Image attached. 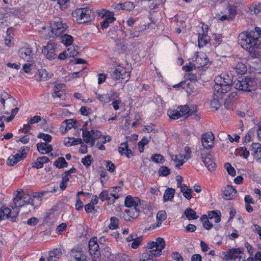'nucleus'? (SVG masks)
Masks as SVG:
<instances>
[{
    "label": "nucleus",
    "mask_w": 261,
    "mask_h": 261,
    "mask_svg": "<svg viewBox=\"0 0 261 261\" xmlns=\"http://www.w3.org/2000/svg\"><path fill=\"white\" fill-rule=\"evenodd\" d=\"M239 44L250 53H254L256 49H261V29L256 27L254 31L243 32L238 38Z\"/></svg>",
    "instance_id": "f257e3e1"
},
{
    "label": "nucleus",
    "mask_w": 261,
    "mask_h": 261,
    "mask_svg": "<svg viewBox=\"0 0 261 261\" xmlns=\"http://www.w3.org/2000/svg\"><path fill=\"white\" fill-rule=\"evenodd\" d=\"M150 250L148 252L142 254L141 261H153V256H159L161 254L162 250L165 247V242L163 239L158 238L156 241L148 243Z\"/></svg>",
    "instance_id": "f03ea898"
},
{
    "label": "nucleus",
    "mask_w": 261,
    "mask_h": 261,
    "mask_svg": "<svg viewBox=\"0 0 261 261\" xmlns=\"http://www.w3.org/2000/svg\"><path fill=\"white\" fill-rule=\"evenodd\" d=\"M232 84V77L228 74L223 73L216 78L214 89L218 92L227 93L231 90Z\"/></svg>",
    "instance_id": "7ed1b4c3"
},
{
    "label": "nucleus",
    "mask_w": 261,
    "mask_h": 261,
    "mask_svg": "<svg viewBox=\"0 0 261 261\" xmlns=\"http://www.w3.org/2000/svg\"><path fill=\"white\" fill-rule=\"evenodd\" d=\"M66 23H63L60 19L53 21L50 23L49 30L46 37L59 38L67 28Z\"/></svg>",
    "instance_id": "20e7f679"
},
{
    "label": "nucleus",
    "mask_w": 261,
    "mask_h": 261,
    "mask_svg": "<svg viewBox=\"0 0 261 261\" xmlns=\"http://www.w3.org/2000/svg\"><path fill=\"white\" fill-rule=\"evenodd\" d=\"M92 10L88 7L81 8L76 9L74 16L79 23H84L90 21L92 19Z\"/></svg>",
    "instance_id": "39448f33"
},
{
    "label": "nucleus",
    "mask_w": 261,
    "mask_h": 261,
    "mask_svg": "<svg viewBox=\"0 0 261 261\" xmlns=\"http://www.w3.org/2000/svg\"><path fill=\"white\" fill-rule=\"evenodd\" d=\"M13 202L15 207H20L25 204H31L34 206V199L27 194H24L22 191L18 192L16 196L13 198Z\"/></svg>",
    "instance_id": "423d86ee"
},
{
    "label": "nucleus",
    "mask_w": 261,
    "mask_h": 261,
    "mask_svg": "<svg viewBox=\"0 0 261 261\" xmlns=\"http://www.w3.org/2000/svg\"><path fill=\"white\" fill-rule=\"evenodd\" d=\"M89 252L94 261H98L100 258V247L97 243V239L96 237L92 238L89 242Z\"/></svg>",
    "instance_id": "0eeeda50"
},
{
    "label": "nucleus",
    "mask_w": 261,
    "mask_h": 261,
    "mask_svg": "<svg viewBox=\"0 0 261 261\" xmlns=\"http://www.w3.org/2000/svg\"><path fill=\"white\" fill-rule=\"evenodd\" d=\"M253 84L254 82L251 78L245 77L237 81L235 84V88L244 91H251Z\"/></svg>",
    "instance_id": "6e6552de"
},
{
    "label": "nucleus",
    "mask_w": 261,
    "mask_h": 261,
    "mask_svg": "<svg viewBox=\"0 0 261 261\" xmlns=\"http://www.w3.org/2000/svg\"><path fill=\"white\" fill-rule=\"evenodd\" d=\"M200 158L207 169L210 171H214L216 168V164L212 159V155L209 153L204 154L202 152L203 149H200Z\"/></svg>",
    "instance_id": "1a4fd4ad"
},
{
    "label": "nucleus",
    "mask_w": 261,
    "mask_h": 261,
    "mask_svg": "<svg viewBox=\"0 0 261 261\" xmlns=\"http://www.w3.org/2000/svg\"><path fill=\"white\" fill-rule=\"evenodd\" d=\"M56 45L53 42H48L47 45L42 49V54L48 60L55 59L57 55L56 54Z\"/></svg>",
    "instance_id": "9d476101"
},
{
    "label": "nucleus",
    "mask_w": 261,
    "mask_h": 261,
    "mask_svg": "<svg viewBox=\"0 0 261 261\" xmlns=\"http://www.w3.org/2000/svg\"><path fill=\"white\" fill-rule=\"evenodd\" d=\"M214 136L212 133L203 134L201 141L204 149H210L214 145Z\"/></svg>",
    "instance_id": "9b49d317"
},
{
    "label": "nucleus",
    "mask_w": 261,
    "mask_h": 261,
    "mask_svg": "<svg viewBox=\"0 0 261 261\" xmlns=\"http://www.w3.org/2000/svg\"><path fill=\"white\" fill-rule=\"evenodd\" d=\"M177 109L180 112L182 116L187 117L196 113L197 111V107L193 105L190 106L184 105L178 107Z\"/></svg>",
    "instance_id": "f8f14e48"
},
{
    "label": "nucleus",
    "mask_w": 261,
    "mask_h": 261,
    "mask_svg": "<svg viewBox=\"0 0 261 261\" xmlns=\"http://www.w3.org/2000/svg\"><path fill=\"white\" fill-rule=\"evenodd\" d=\"M31 48L24 47L20 49L19 54L20 57L28 62H32L33 60V54Z\"/></svg>",
    "instance_id": "ddd939ff"
},
{
    "label": "nucleus",
    "mask_w": 261,
    "mask_h": 261,
    "mask_svg": "<svg viewBox=\"0 0 261 261\" xmlns=\"http://www.w3.org/2000/svg\"><path fill=\"white\" fill-rule=\"evenodd\" d=\"M193 67H195V66L190 65L189 66L186 65L182 67L183 69L186 71H191L187 74V79L192 82L197 81L199 78V74L196 72H193Z\"/></svg>",
    "instance_id": "4468645a"
},
{
    "label": "nucleus",
    "mask_w": 261,
    "mask_h": 261,
    "mask_svg": "<svg viewBox=\"0 0 261 261\" xmlns=\"http://www.w3.org/2000/svg\"><path fill=\"white\" fill-rule=\"evenodd\" d=\"M214 91L213 99L211 101V106L212 108L217 110L220 106V100L223 98V95L225 93L221 92L218 94V91H215L214 89Z\"/></svg>",
    "instance_id": "2eb2a0df"
},
{
    "label": "nucleus",
    "mask_w": 261,
    "mask_h": 261,
    "mask_svg": "<svg viewBox=\"0 0 261 261\" xmlns=\"http://www.w3.org/2000/svg\"><path fill=\"white\" fill-rule=\"evenodd\" d=\"M71 261H86L85 255L82 251L77 249H72L71 251Z\"/></svg>",
    "instance_id": "dca6fc26"
},
{
    "label": "nucleus",
    "mask_w": 261,
    "mask_h": 261,
    "mask_svg": "<svg viewBox=\"0 0 261 261\" xmlns=\"http://www.w3.org/2000/svg\"><path fill=\"white\" fill-rule=\"evenodd\" d=\"M140 201V200L138 197L128 195L125 197V205L128 207L137 208Z\"/></svg>",
    "instance_id": "f3484780"
},
{
    "label": "nucleus",
    "mask_w": 261,
    "mask_h": 261,
    "mask_svg": "<svg viewBox=\"0 0 261 261\" xmlns=\"http://www.w3.org/2000/svg\"><path fill=\"white\" fill-rule=\"evenodd\" d=\"M242 253L241 248H232L225 253V257L226 260H234ZM225 253V252H224Z\"/></svg>",
    "instance_id": "a211bd4d"
},
{
    "label": "nucleus",
    "mask_w": 261,
    "mask_h": 261,
    "mask_svg": "<svg viewBox=\"0 0 261 261\" xmlns=\"http://www.w3.org/2000/svg\"><path fill=\"white\" fill-rule=\"evenodd\" d=\"M236 193L237 191L233 187L228 185L225 187L223 191L224 198L226 200L231 199Z\"/></svg>",
    "instance_id": "6ab92c4d"
},
{
    "label": "nucleus",
    "mask_w": 261,
    "mask_h": 261,
    "mask_svg": "<svg viewBox=\"0 0 261 261\" xmlns=\"http://www.w3.org/2000/svg\"><path fill=\"white\" fill-rule=\"evenodd\" d=\"M203 33H199L198 35V45L199 47H203L210 40V37L204 31V28L202 27Z\"/></svg>",
    "instance_id": "aec40b11"
},
{
    "label": "nucleus",
    "mask_w": 261,
    "mask_h": 261,
    "mask_svg": "<svg viewBox=\"0 0 261 261\" xmlns=\"http://www.w3.org/2000/svg\"><path fill=\"white\" fill-rule=\"evenodd\" d=\"M124 72V69L122 67H119L110 71L111 78L113 80H120L122 72Z\"/></svg>",
    "instance_id": "412c9836"
},
{
    "label": "nucleus",
    "mask_w": 261,
    "mask_h": 261,
    "mask_svg": "<svg viewBox=\"0 0 261 261\" xmlns=\"http://www.w3.org/2000/svg\"><path fill=\"white\" fill-rule=\"evenodd\" d=\"M104 20L101 22L100 25L103 28H107L109 27V23L113 22L115 18L114 17V14L112 12H109Z\"/></svg>",
    "instance_id": "4be33fe9"
},
{
    "label": "nucleus",
    "mask_w": 261,
    "mask_h": 261,
    "mask_svg": "<svg viewBox=\"0 0 261 261\" xmlns=\"http://www.w3.org/2000/svg\"><path fill=\"white\" fill-rule=\"evenodd\" d=\"M60 42L63 43L66 46H69L72 44L73 41V37L68 34L62 35L59 38Z\"/></svg>",
    "instance_id": "5701e85b"
},
{
    "label": "nucleus",
    "mask_w": 261,
    "mask_h": 261,
    "mask_svg": "<svg viewBox=\"0 0 261 261\" xmlns=\"http://www.w3.org/2000/svg\"><path fill=\"white\" fill-rule=\"evenodd\" d=\"M233 69L239 74H243L247 72L246 66L242 62H238Z\"/></svg>",
    "instance_id": "b1692460"
},
{
    "label": "nucleus",
    "mask_w": 261,
    "mask_h": 261,
    "mask_svg": "<svg viewBox=\"0 0 261 261\" xmlns=\"http://www.w3.org/2000/svg\"><path fill=\"white\" fill-rule=\"evenodd\" d=\"M200 221L202 223L203 226L206 230L211 229L213 226L212 223L209 221L208 218L206 215H203L201 217Z\"/></svg>",
    "instance_id": "393cba45"
},
{
    "label": "nucleus",
    "mask_w": 261,
    "mask_h": 261,
    "mask_svg": "<svg viewBox=\"0 0 261 261\" xmlns=\"http://www.w3.org/2000/svg\"><path fill=\"white\" fill-rule=\"evenodd\" d=\"M118 150L121 154H125L128 158H129V154L132 153L131 150L128 149V144L126 142L121 143Z\"/></svg>",
    "instance_id": "a878e982"
},
{
    "label": "nucleus",
    "mask_w": 261,
    "mask_h": 261,
    "mask_svg": "<svg viewBox=\"0 0 261 261\" xmlns=\"http://www.w3.org/2000/svg\"><path fill=\"white\" fill-rule=\"evenodd\" d=\"M185 215L189 220H195L198 218L196 212L191 208H187L185 211Z\"/></svg>",
    "instance_id": "bb28decb"
},
{
    "label": "nucleus",
    "mask_w": 261,
    "mask_h": 261,
    "mask_svg": "<svg viewBox=\"0 0 261 261\" xmlns=\"http://www.w3.org/2000/svg\"><path fill=\"white\" fill-rule=\"evenodd\" d=\"M11 209L7 207H2L0 211V221L2 219H10Z\"/></svg>",
    "instance_id": "cd10ccee"
},
{
    "label": "nucleus",
    "mask_w": 261,
    "mask_h": 261,
    "mask_svg": "<svg viewBox=\"0 0 261 261\" xmlns=\"http://www.w3.org/2000/svg\"><path fill=\"white\" fill-rule=\"evenodd\" d=\"M76 121L73 119H66L65 120L63 123H65L66 124V126L64 128V130H62V133L65 134L67 132L68 129H71V128L74 127V125Z\"/></svg>",
    "instance_id": "c85d7f7f"
},
{
    "label": "nucleus",
    "mask_w": 261,
    "mask_h": 261,
    "mask_svg": "<svg viewBox=\"0 0 261 261\" xmlns=\"http://www.w3.org/2000/svg\"><path fill=\"white\" fill-rule=\"evenodd\" d=\"M54 165L57 168L60 169L67 167L68 163L63 157H60L54 162Z\"/></svg>",
    "instance_id": "c756f323"
},
{
    "label": "nucleus",
    "mask_w": 261,
    "mask_h": 261,
    "mask_svg": "<svg viewBox=\"0 0 261 261\" xmlns=\"http://www.w3.org/2000/svg\"><path fill=\"white\" fill-rule=\"evenodd\" d=\"M175 193L174 189L172 188H168L165 192L164 195V200L167 201L168 200L172 199Z\"/></svg>",
    "instance_id": "7c9ffc66"
},
{
    "label": "nucleus",
    "mask_w": 261,
    "mask_h": 261,
    "mask_svg": "<svg viewBox=\"0 0 261 261\" xmlns=\"http://www.w3.org/2000/svg\"><path fill=\"white\" fill-rule=\"evenodd\" d=\"M70 48H68L66 50L61 53L58 56L59 59L64 60L67 58L75 56V53L69 52Z\"/></svg>",
    "instance_id": "2f4dec72"
},
{
    "label": "nucleus",
    "mask_w": 261,
    "mask_h": 261,
    "mask_svg": "<svg viewBox=\"0 0 261 261\" xmlns=\"http://www.w3.org/2000/svg\"><path fill=\"white\" fill-rule=\"evenodd\" d=\"M190 158V156L188 155V154H179L176 155V159L179 160L180 162V163L175 165V167L179 168L180 166H182L184 164L185 161H187Z\"/></svg>",
    "instance_id": "473e14b6"
},
{
    "label": "nucleus",
    "mask_w": 261,
    "mask_h": 261,
    "mask_svg": "<svg viewBox=\"0 0 261 261\" xmlns=\"http://www.w3.org/2000/svg\"><path fill=\"white\" fill-rule=\"evenodd\" d=\"M82 130L83 131L82 137L83 138V140L85 143H88L90 142V140L92 138V135L90 134V132L87 128L84 127Z\"/></svg>",
    "instance_id": "72a5a7b5"
},
{
    "label": "nucleus",
    "mask_w": 261,
    "mask_h": 261,
    "mask_svg": "<svg viewBox=\"0 0 261 261\" xmlns=\"http://www.w3.org/2000/svg\"><path fill=\"white\" fill-rule=\"evenodd\" d=\"M177 109L176 110H169L168 111V115L172 119H177L182 116L180 112Z\"/></svg>",
    "instance_id": "f704fd0d"
},
{
    "label": "nucleus",
    "mask_w": 261,
    "mask_h": 261,
    "mask_svg": "<svg viewBox=\"0 0 261 261\" xmlns=\"http://www.w3.org/2000/svg\"><path fill=\"white\" fill-rule=\"evenodd\" d=\"M110 223L109 228L110 229H116L118 228L119 219L116 217H112L110 219Z\"/></svg>",
    "instance_id": "c9c22d12"
},
{
    "label": "nucleus",
    "mask_w": 261,
    "mask_h": 261,
    "mask_svg": "<svg viewBox=\"0 0 261 261\" xmlns=\"http://www.w3.org/2000/svg\"><path fill=\"white\" fill-rule=\"evenodd\" d=\"M96 98L103 103H108L111 101V99L108 94H100L96 93Z\"/></svg>",
    "instance_id": "e433bc0d"
},
{
    "label": "nucleus",
    "mask_w": 261,
    "mask_h": 261,
    "mask_svg": "<svg viewBox=\"0 0 261 261\" xmlns=\"http://www.w3.org/2000/svg\"><path fill=\"white\" fill-rule=\"evenodd\" d=\"M118 6H120V9L126 11H130L134 8L133 3L130 2L120 4Z\"/></svg>",
    "instance_id": "4c0bfd02"
},
{
    "label": "nucleus",
    "mask_w": 261,
    "mask_h": 261,
    "mask_svg": "<svg viewBox=\"0 0 261 261\" xmlns=\"http://www.w3.org/2000/svg\"><path fill=\"white\" fill-rule=\"evenodd\" d=\"M227 9L228 10V13H229L228 15L229 16V17L233 19L236 15V7L228 4L227 7Z\"/></svg>",
    "instance_id": "58836bf2"
},
{
    "label": "nucleus",
    "mask_w": 261,
    "mask_h": 261,
    "mask_svg": "<svg viewBox=\"0 0 261 261\" xmlns=\"http://www.w3.org/2000/svg\"><path fill=\"white\" fill-rule=\"evenodd\" d=\"M12 208L13 211L12 210H11V214L10 215V220L14 222L16 221V219L18 216L19 211L18 207H17L15 206V207H14L12 206Z\"/></svg>",
    "instance_id": "ea45409f"
},
{
    "label": "nucleus",
    "mask_w": 261,
    "mask_h": 261,
    "mask_svg": "<svg viewBox=\"0 0 261 261\" xmlns=\"http://www.w3.org/2000/svg\"><path fill=\"white\" fill-rule=\"evenodd\" d=\"M151 160L155 163H163L165 161L163 155L160 154H155L152 155L151 158Z\"/></svg>",
    "instance_id": "a19ab883"
},
{
    "label": "nucleus",
    "mask_w": 261,
    "mask_h": 261,
    "mask_svg": "<svg viewBox=\"0 0 261 261\" xmlns=\"http://www.w3.org/2000/svg\"><path fill=\"white\" fill-rule=\"evenodd\" d=\"M170 173V170L167 167L162 166L159 170V174L160 175L166 176Z\"/></svg>",
    "instance_id": "79ce46f5"
},
{
    "label": "nucleus",
    "mask_w": 261,
    "mask_h": 261,
    "mask_svg": "<svg viewBox=\"0 0 261 261\" xmlns=\"http://www.w3.org/2000/svg\"><path fill=\"white\" fill-rule=\"evenodd\" d=\"M126 213L130 216L132 219H134L138 216V210L137 208H132L131 209L126 210Z\"/></svg>",
    "instance_id": "37998d69"
},
{
    "label": "nucleus",
    "mask_w": 261,
    "mask_h": 261,
    "mask_svg": "<svg viewBox=\"0 0 261 261\" xmlns=\"http://www.w3.org/2000/svg\"><path fill=\"white\" fill-rule=\"evenodd\" d=\"M225 168H226L228 173L233 176L236 175V171L234 168L231 166V165L229 163H226L224 165Z\"/></svg>",
    "instance_id": "c03bdc74"
},
{
    "label": "nucleus",
    "mask_w": 261,
    "mask_h": 261,
    "mask_svg": "<svg viewBox=\"0 0 261 261\" xmlns=\"http://www.w3.org/2000/svg\"><path fill=\"white\" fill-rule=\"evenodd\" d=\"M39 75L40 77V80L46 81L48 79L50 78L51 76L48 75L47 71L45 69H41L39 71Z\"/></svg>",
    "instance_id": "a18cd8bd"
},
{
    "label": "nucleus",
    "mask_w": 261,
    "mask_h": 261,
    "mask_svg": "<svg viewBox=\"0 0 261 261\" xmlns=\"http://www.w3.org/2000/svg\"><path fill=\"white\" fill-rule=\"evenodd\" d=\"M209 60L207 58L204 57V61L203 62L202 59L201 58L197 57L196 60V62L197 63H198L200 67H207V63L208 62ZM198 67H199V66H198Z\"/></svg>",
    "instance_id": "49530a36"
},
{
    "label": "nucleus",
    "mask_w": 261,
    "mask_h": 261,
    "mask_svg": "<svg viewBox=\"0 0 261 261\" xmlns=\"http://www.w3.org/2000/svg\"><path fill=\"white\" fill-rule=\"evenodd\" d=\"M91 158H92L91 155H88L86 156L84 158H83L82 159L81 162L86 167H88L91 164V162H92V161L91 160Z\"/></svg>",
    "instance_id": "de8ad7c7"
},
{
    "label": "nucleus",
    "mask_w": 261,
    "mask_h": 261,
    "mask_svg": "<svg viewBox=\"0 0 261 261\" xmlns=\"http://www.w3.org/2000/svg\"><path fill=\"white\" fill-rule=\"evenodd\" d=\"M35 64L34 61H32V62H28V63L24 64L23 65V69L25 73L31 72L32 70V67Z\"/></svg>",
    "instance_id": "09e8293b"
},
{
    "label": "nucleus",
    "mask_w": 261,
    "mask_h": 261,
    "mask_svg": "<svg viewBox=\"0 0 261 261\" xmlns=\"http://www.w3.org/2000/svg\"><path fill=\"white\" fill-rule=\"evenodd\" d=\"M38 138L42 139L46 142H51L52 139V137L50 135L44 133H40L38 136Z\"/></svg>",
    "instance_id": "8fccbe9b"
},
{
    "label": "nucleus",
    "mask_w": 261,
    "mask_h": 261,
    "mask_svg": "<svg viewBox=\"0 0 261 261\" xmlns=\"http://www.w3.org/2000/svg\"><path fill=\"white\" fill-rule=\"evenodd\" d=\"M166 218V213L165 211H161L158 213L156 215V219L158 221H163Z\"/></svg>",
    "instance_id": "3c124183"
},
{
    "label": "nucleus",
    "mask_w": 261,
    "mask_h": 261,
    "mask_svg": "<svg viewBox=\"0 0 261 261\" xmlns=\"http://www.w3.org/2000/svg\"><path fill=\"white\" fill-rule=\"evenodd\" d=\"M45 146H46V143H38L37 144L38 150L41 154H45L46 153Z\"/></svg>",
    "instance_id": "603ef678"
},
{
    "label": "nucleus",
    "mask_w": 261,
    "mask_h": 261,
    "mask_svg": "<svg viewBox=\"0 0 261 261\" xmlns=\"http://www.w3.org/2000/svg\"><path fill=\"white\" fill-rule=\"evenodd\" d=\"M142 238H135L132 244V247L134 249L137 248L141 244Z\"/></svg>",
    "instance_id": "864d4df0"
},
{
    "label": "nucleus",
    "mask_w": 261,
    "mask_h": 261,
    "mask_svg": "<svg viewBox=\"0 0 261 261\" xmlns=\"http://www.w3.org/2000/svg\"><path fill=\"white\" fill-rule=\"evenodd\" d=\"M120 76V80L122 82H123L124 84H125L129 79V73L128 72H126L124 69V72L122 73Z\"/></svg>",
    "instance_id": "5fc2aeb1"
},
{
    "label": "nucleus",
    "mask_w": 261,
    "mask_h": 261,
    "mask_svg": "<svg viewBox=\"0 0 261 261\" xmlns=\"http://www.w3.org/2000/svg\"><path fill=\"white\" fill-rule=\"evenodd\" d=\"M17 161L16 160V158L13 155H12L9 157L7 161V164L9 166H13L16 164H17Z\"/></svg>",
    "instance_id": "6e6d98bb"
},
{
    "label": "nucleus",
    "mask_w": 261,
    "mask_h": 261,
    "mask_svg": "<svg viewBox=\"0 0 261 261\" xmlns=\"http://www.w3.org/2000/svg\"><path fill=\"white\" fill-rule=\"evenodd\" d=\"M65 87V86L64 84L60 83L57 84L54 86V93L64 90Z\"/></svg>",
    "instance_id": "4d7b16f0"
},
{
    "label": "nucleus",
    "mask_w": 261,
    "mask_h": 261,
    "mask_svg": "<svg viewBox=\"0 0 261 261\" xmlns=\"http://www.w3.org/2000/svg\"><path fill=\"white\" fill-rule=\"evenodd\" d=\"M106 168L110 172H113L115 169V166L111 161H107Z\"/></svg>",
    "instance_id": "13d9d810"
},
{
    "label": "nucleus",
    "mask_w": 261,
    "mask_h": 261,
    "mask_svg": "<svg viewBox=\"0 0 261 261\" xmlns=\"http://www.w3.org/2000/svg\"><path fill=\"white\" fill-rule=\"evenodd\" d=\"M75 208L77 211L82 210L83 204L80 197H76Z\"/></svg>",
    "instance_id": "bf43d9fd"
},
{
    "label": "nucleus",
    "mask_w": 261,
    "mask_h": 261,
    "mask_svg": "<svg viewBox=\"0 0 261 261\" xmlns=\"http://www.w3.org/2000/svg\"><path fill=\"white\" fill-rule=\"evenodd\" d=\"M251 150L253 152L261 150V144L258 143H253L251 145Z\"/></svg>",
    "instance_id": "052dcab7"
},
{
    "label": "nucleus",
    "mask_w": 261,
    "mask_h": 261,
    "mask_svg": "<svg viewBox=\"0 0 261 261\" xmlns=\"http://www.w3.org/2000/svg\"><path fill=\"white\" fill-rule=\"evenodd\" d=\"M99 197L102 201L107 200L109 197L108 192L106 190L102 191L100 194Z\"/></svg>",
    "instance_id": "680f3d73"
},
{
    "label": "nucleus",
    "mask_w": 261,
    "mask_h": 261,
    "mask_svg": "<svg viewBox=\"0 0 261 261\" xmlns=\"http://www.w3.org/2000/svg\"><path fill=\"white\" fill-rule=\"evenodd\" d=\"M108 94L110 97V99H111V101L116 100V99L119 97L118 94L113 91H111L110 93H108Z\"/></svg>",
    "instance_id": "e2e57ef3"
},
{
    "label": "nucleus",
    "mask_w": 261,
    "mask_h": 261,
    "mask_svg": "<svg viewBox=\"0 0 261 261\" xmlns=\"http://www.w3.org/2000/svg\"><path fill=\"white\" fill-rule=\"evenodd\" d=\"M196 229V226L194 224H189L185 227V231L194 232Z\"/></svg>",
    "instance_id": "0e129e2a"
},
{
    "label": "nucleus",
    "mask_w": 261,
    "mask_h": 261,
    "mask_svg": "<svg viewBox=\"0 0 261 261\" xmlns=\"http://www.w3.org/2000/svg\"><path fill=\"white\" fill-rule=\"evenodd\" d=\"M39 220L37 218H35V217H32L30 219H29L28 221H27V224L29 225H35L36 224H37V223L38 222Z\"/></svg>",
    "instance_id": "69168bd1"
},
{
    "label": "nucleus",
    "mask_w": 261,
    "mask_h": 261,
    "mask_svg": "<svg viewBox=\"0 0 261 261\" xmlns=\"http://www.w3.org/2000/svg\"><path fill=\"white\" fill-rule=\"evenodd\" d=\"M41 120V117L39 116H35L32 117L30 120L29 121V123L31 124H34L35 123H37L39 122Z\"/></svg>",
    "instance_id": "338daca9"
},
{
    "label": "nucleus",
    "mask_w": 261,
    "mask_h": 261,
    "mask_svg": "<svg viewBox=\"0 0 261 261\" xmlns=\"http://www.w3.org/2000/svg\"><path fill=\"white\" fill-rule=\"evenodd\" d=\"M172 257L174 259L177 261H182L183 258L181 255L177 252H173L172 254Z\"/></svg>",
    "instance_id": "774afa93"
}]
</instances>
